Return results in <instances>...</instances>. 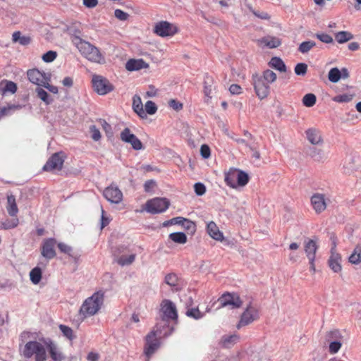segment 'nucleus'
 I'll list each match as a JSON object with an SVG mask.
<instances>
[{
    "label": "nucleus",
    "instance_id": "nucleus-1",
    "mask_svg": "<svg viewBox=\"0 0 361 361\" xmlns=\"http://www.w3.org/2000/svg\"><path fill=\"white\" fill-rule=\"evenodd\" d=\"M103 302V293H94L92 296L87 298L83 302L80 309V314L82 315L84 318L96 314L101 309Z\"/></svg>",
    "mask_w": 361,
    "mask_h": 361
},
{
    "label": "nucleus",
    "instance_id": "nucleus-2",
    "mask_svg": "<svg viewBox=\"0 0 361 361\" xmlns=\"http://www.w3.org/2000/svg\"><path fill=\"white\" fill-rule=\"evenodd\" d=\"M252 80L255 93L259 99L266 98L269 94L271 71L266 70L262 75H254Z\"/></svg>",
    "mask_w": 361,
    "mask_h": 361
},
{
    "label": "nucleus",
    "instance_id": "nucleus-3",
    "mask_svg": "<svg viewBox=\"0 0 361 361\" xmlns=\"http://www.w3.org/2000/svg\"><path fill=\"white\" fill-rule=\"evenodd\" d=\"M77 47L80 54L88 61L100 64L105 63V59L98 48L90 42L80 39Z\"/></svg>",
    "mask_w": 361,
    "mask_h": 361
},
{
    "label": "nucleus",
    "instance_id": "nucleus-4",
    "mask_svg": "<svg viewBox=\"0 0 361 361\" xmlns=\"http://www.w3.org/2000/svg\"><path fill=\"white\" fill-rule=\"evenodd\" d=\"M23 355L25 358L34 357L35 361H47L45 346L36 341H28L24 346Z\"/></svg>",
    "mask_w": 361,
    "mask_h": 361
},
{
    "label": "nucleus",
    "instance_id": "nucleus-5",
    "mask_svg": "<svg viewBox=\"0 0 361 361\" xmlns=\"http://www.w3.org/2000/svg\"><path fill=\"white\" fill-rule=\"evenodd\" d=\"M169 204L167 199L156 197L146 202L145 209L150 214L162 213L169 208Z\"/></svg>",
    "mask_w": 361,
    "mask_h": 361
},
{
    "label": "nucleus",
    "instance_id": "nucleus-6",
    "mask_svg": "<svg viewBox=\"0 0 361 361\" xmlns=\"http://www.w3.org/2000/svg\"><path fill=\"white\" fill-rule=\"evenodd\" d=\"M94 90L100 95H104L114 90L113 85L106 78L94 75L92 80Z\"/></svg>",
    "mask_w": 361,
    "mask_h": 361
},
{
    "label": "nucleus",
    "instance_id": "nucleus-7",
    "mask_svg": "<svg viewBox=\"0 0 361 361\" xmlns=\"http://www.w3.org/2000/svg\"><path fill=\"white\" fill-rule=\"evenodd\" d=\"M160 342L157 338L156 332L152 331L146 336V342L144 348V353L147 357V361H149L150 357L159 348Z\"/></svg>",
    "mask_w": 361,
    "mask_h": 361
},
{
    "label": "nucleus",
    "instance_id": "nucleus-8",
    "mask_svg": "<svg viewBox=\"0 0 361 361\" xmlns=\"http://www.w3.org/2000/svg\"><path fill=\"white\" fill-rule=\"evenodd\" d=\"M153 30L155 34L162 37L173 36L178 32L177 27L168 21L158 22Z\"/></svg>",
    "mask_w": 361,
    "mask_h": 361
},
{
    "label": "nucleus",
    "instance_id": "nucleus-9",
    "mask_svg": "<svg viewBox=\"0 0 361 361\" xmlns=\"http://www.w3.org/2000/svg\"><path fill=\"white\" fill-rule=\"evenodd\" d=\"M64 162V155L62 152L54 153L47 161L43 167L46 171L61 170Z\"/></svg>",
    "mask_w": 361,
    "mask_h": 361
},
{
    "label": "nucleus",
    "instance_id": "nucleus-10",
    "mask_svg": "<svg viewBox=\"0 0 361 361\" xmlns=\"http://www.w3.org/2000/svg\"><path fill=\"white\" fill-rule=\"evenodd\" d=\"M120 138L123 142L130 144L135 150H140L143 148L141 141L131 133L128 128L121 131Z\"/></svg>",
    "mask_w": 361,
    "mask_h": 361
},
{
    "label": "nucleus",
    "instance_id": "nucleus-11",
    "mask_svg": "<svg viewBox=\"0 0 361 361\" xmlns=\"http://www.w3.org/2000/svg\"><path fill=\"white\" fill-rule=\"evenodd\" d=\"M218 301L220 303V307L229 306L231 309H235L240 307L242 302L237 294L235 293H225Z\"/></svg>",
    "mask_w": 361,
    "mask_h": 361
},
{
    "label": "nucleus",
    "instance_id": "nucleus-12",
    "mask_svg": "<svg viewBox=\"0 0 361 361\" xmlns=\"http://www.w3.org/2000/svg\"><path fill=\"white\" fill-rule=\"evenodd\" d=\"M224 180H249L250 176L244 171L231 167L224 172Z\"/></svg>",
    "mask_w": 361,
    "mask_h": 361
},
{
    "label": "nucleus",
    "instance_id": "nucleus-13",
    "mask_svg": "<svg viewBox=\"0 0 361 361\" xmlns=\"http://www.w3.org/2000/svg\"><path fill=\"white\" fill-rule=\"evenodd\" d=\"M104 196L111 203L118 204L123 198V194L118 187L111 185L104 190Z\"/></svg>",
    "mask_w": 361,
    "mask_h": 361
},
{
    "label": "nucleus",
    "instance_id": "nucleus-14",
    "mask_svg": "<svg viewBox=\"0 0 361 361\" xmlns=\"http://www.w3.org/2000/svg\"><path fill=\"white\" fill-rule=\"evenodd\" d=\"M161 311L164 319H176L178 314L175 305L169 300H164L161 303Z\"/></svg>",
    "mask_w": 361,
    "mask_h": 361
},
{
    "label": "nucleus",
    "instance_id": "nucleus-15",
    "mask_svg": "<svg viewBox=\"0 0 361 361\" xmlns=\"http://www.w3.org/2000/svg\"><path fill=\"white\" fill-rule=\"evenodd\" d=\"M56 243L54 238H48L43 242L41 254L44 257L51 259L56 256V252L54 250Z\"/></svg>",
    "mask_w": 361,
    "mask_h": 361
},
{
    "label": "nucleus",
    "instance_id": "nucleus-16",
    "mask_svg": "<svg viewBox=\"0 0 361 361\" xmlns=\"http://www.w3.org/2000/svg\"><path fill=\"white\" fill-rule=\"evenodd\" d=\"M311 205L317 214H321L326 209L324 195L315 193L311 197Z\"/></svg>",
    "mask_w": 361,
    "mask_h": 361
},
{
    "label": "nucleus",
    "instance_id": "nucleus-17",
    "mask_svg": "<svg viewBox=\"0 0 361 361\" xmlns=\"http://www.w3.org/2000/svg\"><path fill=\"white\" fill-rule=\"evenodd\" d=\"M27 75L29 80L32 83L37 85L38 87H42L44 85V82L49 77L45 73H41L37 69L29 70Z\"/></svg>",
    "mask_w": 361,
    "mask_h": 361
},
{
    "label": "nucleus",
    "instance_id": "nucleus-18",
    "mask_svg": "<svg viewBox=\"0 0 361 361\" xmlns=\"http://www.w3.org/2000/svg\"><path fill=\"white\" fill-rule=\"evenodd\" d=\"M257 318V310L252 307H249L243 313L237 327L239 329L241 326H246V325L252 323Z\"/></svg>",
    "mask_w": 361,
    "mask_h": 361
},
{
    "label": "nucleus",
    "instance_id": "nucleus-19",
    "mask_svg": "<svg viewBox=\"0 0 361 361\" xmlns=\"http://www.w3.org/2000/svg\"><path fill=\"white\" fill-rule=\"evenodd\" d=\"M305 153L314 161L324 162L327 159V156L324 151L315 147H309L306 149Z\"/></svg>",
    "mask_w": 361,
    "mask_h": 361
},
{
    "label": "nucleus",
    "instance_id": "nucleus-20",
    "mask_svg": "<svg viewBox=\"0 0 361 361\" xmlns=\"http://www.w3.org/2000/svg\"><path fill=\"white\" fill-rule=\"evenodd\" d=\"M147 68H149V64L146 63L142 59H129L126 63V68L128 71H139Z\"/></svg>",
    "mask_w": 361,
    "mask_h": 361
},
{
    "label": "nucleus",
    "instance_id": "nucleus-21",
    "mask_svg": "<svg viewBox=\"0 0 361 361\" xmlns=\"http://www.w3.org/2000/svg\"><path fill=\"white\" fill-rule=\"evenodd\" d=\"M305 134L308 141L314 145H319L323 141L320 131L316 128L307 129Z\"/></svg>",
    "mask_w": 361,
    "mask_h": 361
},
{
    "label": "nucleus",
    "instance_id": "nucleus-22",
    "mask_svg": "<svg viewBox=\"0 0 361 361\" xmlns=\"http://www.w3.org/2000/svg\"><path fill=\"white\" fill-rule=\"evenodd\" d=\"M133 109L141 118L147 117L146 113L143 109V104L139 95L135 94L133 97Z\"/></svg>",
    "mask_w": 361,
    "mask_h": 361
},
{
    "label": "nucleus",
    "instance_id": "nucleus-23",
    "mask_svg": "<svg viewBox=\"0 0 361 361\" xmlns=\"http://www.w3.org/2000/svg\"><path fill=\"white\" fill-rule=\"evenodd\" d=\"M17 89V85L12 81L3 80L0 82V93L2 95L7 93L14 94Z\"/></svg>",
    "mask_w": 361,
    "mask_h": 361
},
{
    "label": "nucleus",
    "instance_id": "nucleus-24",
    "mask_svg": "<svg viewBox=\"0 0 361 361\" xmlns=\"http://www.w3.org/2000/svg\"><path fill=\"white\" fill-rule=\"evenodd\" d=\"M208 234L214 240L221 241L224 239L223 233L214 221H210L207 225Z\"/></svg>",
    "mask_w": 361,
    "mask_h": 361
},
{
    "label": "nucleus",
    "instance_id": "nucleus-25",
    "mask_svg": "<svg viewBox=\"0 0 361 361\" xmlns=\"http://www.w3.org/2000/svg\"><path fill=\"white\" fill-rule=\"evenodd\" d=\"M317 248V243L313 240H309L305 243V252L309 260H312V258H315Z\"/></svg>",
    "mask_w": 361,
    "mask_h": 361
},
{
    "label": "nucleus",
    "instance_id": "nucleus-26",
    "mask_svg": "<svg viewBox=\"0 0 361 361\" xmlns=\"http://www.w3.org/2000/svg\"><path fill=\"white\" fill-rule=\"evenodd\" d=\"M47 348L50 356L54 361H62L64 359V356L55 343L50 342Z\"/></svg>",
    "mask_w": 361,
    "mask_h": 361
},
{
    "label": "nucleus",
    "instance_id": "nucleus-27",
    "mask_svg": "<svg viewBox=\"0 0 361 361\" xmlns=\"http://www.w3.org/2000/svg\"><path fill=\"white\" fill-rule=\"evenodd\" d=\"M6 210L11 216H16L18 209L16 202V198L13 195H8Z\"/></svg>",
    "mask_w": 361,
    "mask_h": 361
},
{
    "label": "nucleus",
    "instance_id": "nucleus-28",
    "mask_svg": "<svg viewBox=\"0 0 361 361\" xmlns=\"http://www.w3.org/2000/svg\"><path fill=\"white\" fill-rule=\"evenodd\" d=\"M341 256L338 254L332 253L329 259V267L336 273L341 271Z\"/></svg>",
    "mask_w": 361,
    "mask_h": 361
},
{
    "label": "nucleus",
    "instance_id": "nucleus-29",
    "mask_svg": "<svg viewBox=\"0 0 361 361\" xmlns=\"http://www.w3.org/2000/svg\"><path fill=\"white\" fill-rule=\"evenodd\" d=\"M349 262L353 264L361 263V244L357 245L348 257Z\"/></svg>",
    "mask_w": 361,
    "mask_h": 361
},
{
    "label": "nucleus",
    "instance_id": "nucleus-30",
    "mask_svg": "<svg viewBox=\"0 0 361 361\" xmlns=\"http://www.w3.org/2000/svg\"><path fill=\"white\" fill-rule=\"evenodd\" d=\"M354 38V35L348 31H340L335 34V39L339 44H343Z\"/></svg>",
    "mask_w": 361,
    "mask_h": 361
},
{
    "label": "nucleus",
    "instance_id": "nucleus-31",
    "mask_svg": "<svg viewBox=\"0 0 361 361\" xmlns=\"http://www.w3.org/2000/svg\"><path fill=\"white\" fill-rule=\"evenodd\" d=\"M239 337L236 334L233 335H225L222 336L221 343V345L225 348H231L235 343L238 342Z\"/></svg>",
    "mask_w": 361,
    "mask_h": 361
},
{
    "label": "nucleus",
    "instance_id": "nucleus-32",
    "mask_svg": "<svg viewBox=\"0 0 361 361\" xmlns=\"http://www.w3.org/2000/svg\"><path fill=\"white\" fill-rule=\"evenodd\" d=\"M272 68L280 73H286L287 67L283 61L277 56H272Z\"/></svg>",
    "mask_w": 361,
    "mask_h": 361
},
{
    "label": "nucleus",
    "instance_id": "nucleus-33",
    "mask_svg": "<svg viewBox=\"0 0 361 361\" xmlns=\"http://www.w3.org/2000/svg\"><path fill=\"white\" fill-rule=\"evenodd\" d=\"M19 220L18 218H13L12 219H5L4 221H0V229L8 230L12 229L18 226Z\"/></svg>",
    "mask_w": 361,
    "mask_h": 361
},
{
    "label": "nucleus",
    "instance_id": "nucleus-34",
    "mask_svg": "<svg viewBox=\"0 0 361 361\" xmlns=\"http://www.w3.org/2000/svg\"><path fill=\"white\" fill-rule=\"evenodd\" d=\"M169 238L179 244H184L187 242V236L183 232L172 233L169 235Z\"/></svg>",
    "mask_w": 361,
    "mask_h": 361
},
{
    "label": "nucleus",
    "instance_id": "nucleus-35",
    "mask_svg": "<svg viewBox=\"0 0 361 361\" xmlns=\"http://www.w3.org/2000/svg\"><path fill=\"white\" fill-rule=\"evenodd\" d=\"M30 281L32 283L37 285L42 279V270L39 267H35L30 272Z\"/></svg>",
    "mask_w": 361,
    "mask_h": 361
},
{
    "label": "nucleus",
    "instance_id": "nucleus-36",
    "mask_svg": "<svg viewBox=\"0 0 361 361\" xmlns=\"http://www.w3.org/2000/svg\"><path fill=\"white\" fill-rule=\"evenodd\" d=\"M315 46L316 43L314 41H305L299 45L298 51L302 54H307Z\"/></svg>",
    "mask_w": 361,
    "mask_h": 361
},
{
    "label": "nucleus",
    "instance_id": "nucleus-37",
    "mask_svg": "<svg viewBox=\"0 0 361 361\" xmlns=\"http://www.w3.org/2000/svg\"><path fill=\"white\" fill-rule=\"evenodd\" d=\"M256 43L263 51H268V50L271 49V39L269 37L257 39Z\"/></svg>",
    "mask_w": 361,
    "mask_h": 361
},
{
    "label": "nucleus",
    "instance_id": "nucleus-38",
    "mask_svg": "<svg viewBox=\"0 0 361 361\" xmlns=\"http://www.w3.org/2000/svg\"><path fill=\"white\" fill-rule=\"evenodd\" d=\"M317 102L316 96L312 93L306 94L302 98V104L307 107L313 106Z\"/></svg>",
    "mask_w": 361,
    "mask_h": 361
},
{
    "label": "nucleus",
    "instance_id": "nucleus-39",
    "mask_svg": "<svg viewBox=\"0 0 361 361\" xmlns=\"http://www.w3.org/2000/svg\"><path fill=\"white\" fill-rule=\"evenodd\" d=\"M328 78L331 82H337L341 78V72L338 68H333L329 72Z\"/></svg>",
    "mask_w": 361,
    "mask_h": 361
},
{
    "label": "nucleus",
    "instance_id": "nucleus-40",
    "mask_svg": "<svg viewBox=\"0 0 361 361\" xmlns=\"http://www.w3.org/2000/svg\"><path fill=\"white\" fill-rule=\"evenodd\" d=\"M135 259V255L132 254L128 256L122 255L118 258L117 262L121 266H126L131 264Z\"/></svg>",
    "mask_w": 361,
    "mask_h": 361
},
{
    "label": "nucleus",
    "instance_id": "nucleus-41",
    "mask_svg": "<svg viewBox=\"0 0 361 361\" xmlns=\"http://www.w3.org/2000/svg\"><path fill=\"white\" fill-rule=\"evenodd\" d=\"M59 329L62 332L63 335L70 341H72L75 338L73 329L69 326L63 324H60Z\"/></svg>",
    "mask_w": 361,
    "mask_h": 361
},
{
    "label": "nucleus",
    "instance_id": "nucleus-42",
    "mask_svg": "<svg viewBox=\"0 0 361 361\" xmlns=\"http://www.w3.org/2000/svg\"><path fill=\"white\" fill-rule=\"evenodd\" d=\"M165 282L166 284L171 287H176V290H178V278L175 274H169L165 276Z\"/></svg>",
    "mask_w": 361,
    "mask_h": 361
},
{
    "label": "nucleus",
    "instance_id": "nucleus-43",
    "mask_svg": "<svg viewBox=\"0 0 361 361\" xmlns=\"http://www.w3.org/2000/svg\"><path fill=\"white\" fill-rule=\"evenodd\" d=\"M37 87L35 90V92L37 94V97L42 100L44 102H45L47 104H49L51 103V100L49 99V94L47 92L44 90L42 87Z\"/></svg>",
    "mask_w": 361,
    "mask_h": 361
},
{
    "label": "nucleus",
    "instance_id": "nucleus-44",
    "mask_svg": "<svg viewBox=\"0 0 361 361\" xmlns=\"http://www.w3.org/2000/svg\"><path fill=\"white\" fill-rule=\"evenodd\" d=\"M314 37L317 38L321 42L325 44H331L333 43L334 39L331 35L324 32H317L314 35Z\"/></svg>",
    "mask_w": 361,
    "mask_h": 361
},
{
    "label": "nucleus",
    "instance_id": "nucleus-45",
    "mask_svg": "<svg viewBox=\"0 0 361 361\" xmlns=\"http://www.w3.org/2000/svg\"><path fill=\"white\" fill-rule=\"evenodd\" d=\"M294 71L297 75L304 76L307 71V65L305 63H298L295 66Z\"/></svg>",
    "mask_w": 361,
    "mask_h": 361
},
{
    "label": "nucleus",
    "instance_id": "nucleus-46",
    "mask_svg": "<svg viewBox=\"0 0 361 361\" xmlns=\"http://www.w3.org/2000/svg\"><path fill=\"white\" fill-rule=\"evenodd\" d=\"M145 111L146 114H148L149 115H153L157 111V105L155 104V103L154 102H152L151 100H149L145 103Z\"/></svg>",
    "mask_w": 361,
    "mask_h": 361
},
{
    "label": "nucleus",
    "instance_id": "nucleus-47",
    "mask_svg": "<svg viewBox=\"0 0 361 361\" xmlns=\"http://www.w3.org/2000/svg\"><path fill=\"white\" fill-rule=\"evenodd\" d=\"M225 183L230 188L240 191L245 188L247 182H225Z\"/></svg>",
    "mask_w": 361,
    "mask_h": 361
},
{
    "label": "nucleus",
    "instance_id": "nucleus-48",
    "mask_svg": "<svg viewBox=\"0 0 361 361\" xmlns=\"http://www.w3.org/2000/svg\"><path fill=\"white\" fill-rule=\"evenodd\" d=\"M353 95L348 94H343L336 96L334 101L339 103H347L352 100Z\"/></svg>",
    "mask_w": 361,
    "mask_h": 361
},
{
    "label": "nucleus",
    "instance_id": "nucleus-49",
    "mask_svg": "<svg viewBox=\"0 0 361 361\" xmlns=\"http://www.w3.org/2000/svg\"><path fill=\"white\" fill-rule=\"evenodd\" d=\"M90 133L93 140L99 141L101 139V133L94 125L90 126Z\"/></svg>",
    "mask_w": 361,
    "mask_h": 361
},
{
    "label": "nucleus",
    "instance_id": "nucleus-50",
    "mask_svg": "<svg viewBox=\"0 0 361 361\" xmlns=\"http://www.w3.org/2000/svg\"><path fill=\"white\" fill-rule=\"evenodd\" d=\"M187 316L199 319L203 317V314L197 308H192L186 312Z\"/></svg>",
    "mask_w": 361,
    "mask_h": 361
},
{
    "label": "nucleus",
    "instance_id": "nucleus-51",
    "mask_svg": "<svg viewBox=\"0 0 361 361\" xmlns=\"http://www.w3.org/2000/svg\"><path fill=\"white\" fill-rule=\"evenodd\" d=\"M180 225L183 226L186 230L190 231L191 232H194L195 231L196 226L195 223L185 218H183V221H182Z\"/></svg>",
    "mask_w": 361,
    "mask_h": 361
},
{
    "label": "nucleus",
    "instance_id": "nucleus-52",
    "mask_svg": "<svg viewBox=\"0 0 361 361\" xmlns=\"http://www.w3.org/2000/svg\"><path fill=\"white\" fill-rule=\"evenodd\" d=\"M182 221H183V217L178 216V217L172 218L171 219L165 221L164 222H163L162 226L164 227H168L171 225H176V224L180 225V223L182 222Z\"/></svg>",
    "mask_w": 361,
    "mask_h": 361
},
{
    "label": "nucleus",
    "instance_id": "nucleus-53",
    "mask_svg": "<svg viewBox=\"0 0 361 361\" xmlns=\"http://www.w3.org/2000/svg\"><path fill=\"white\" fill-rule=\"evenodd\" d=\"M19 108H20V106H16V105H10L8 106H4V107L1 108L0 109V119L2 117L8 115L11 110L17 109Z\"/></svg>",
    "mask_w": 361,
    "mask_h": 361
},
{
    "label": "nucleus",
    "instance_id": "nucleus-54",
    "mask_svg": "<svg viewBox=\"0 0 361 361\" xmlns=\"http://www.w3.org/2000/svg\"><path fill=\"white\" fill-rule=\"evenodd\" d=\"M57 56V54L54 51H49L42 56L44 61L49 63L52 62Z\"/></svg>",
    "mask_w": 361,
    "mask_h": 361
},
{
    "label": "nucleus",
    "instance_id": "nucleus-55",
    "mask_svg": "<svg viewBox=\"0 0 361 361\" xmlns=\"http://www.w3.org/2000/svg\"><path fill=\"white\" fill-rule=\"evenodd\" d=\"M212 79L208 77L207 78V80L204 81V93L205 96L208 97H211L210 94L212 93Z\"/></svg>",
    "mask_w": 361,
    "mask_h": 361
},
{
    "label": "nucleus",
    "instance_id": "nucleus-56",
    "mask_svg": "<svg viewBox=\"0 0 361 361\" xmlns=\"http://www.w3.org/2000/svg\"><path fill=\"white\" fill-rule=\"evenodd\" d=\"M195 192L197 195H202L206 192L205 185L201 182H196L194 185Z\"/></svg>",
    "mask_w": 361,
    "mask_h": 361
},
{
    "label": "nucleus",
    "instance_id": "nucleus-57",
    "mask_svg": "<svg viewBox=\"0 0 361 361\" xmlns=\"http://www.w3.org/2000/svg\"><path fill=\"white\" fill-rule=\"evenodd\" d=\"M169 105L171 108L176 111H179L183 109V104L176 99H171L169 101Z\"/></svg>",
    "mask_w": 361,
    "mask_h": 361
},
{
    "label": "nucleus",
    "instance_id": "nucleus-58",
    "mask_svg": "<svg viewBox=\"0 0 361 361\" xmlns=\"http://www.w3.org/2000/svg\"><path fill=\"white\" fill-rule=\"evenodd\" d=\"M58 247L61 252L67 254L70 256L72 255L71 252L73 251V249L71 246H69L63 243H59L58 244Z\"/></svg>",
    "mask_w": 361,
    "mask_h": 361
},
{
    "label": "nucleus",
    "instance_id": "nucleus-59",
    "mask_svg": "<svg viewBox=\"0 0 361 361\" xmlns=\"http://www.w3.org/2000/svg\"><path fill=\"white\" fill-rule=\"evenodd\" d=\"M200 154L204 159H208L211 155L210 148L207 145H202L200 147Z\"/></svg>",
    "mask_w": 361,
    "mask_h": 361
},
{
    "label": "nucleus",
    "instance_id": "nucleus-60",
    "mask_svg": "<svg viewBox=\"0 0 361 361\" xmlns=\"http://www.w3.org/2000/svg\"><path fill=\"white\" fill-rule=\"evenodd\" d=\"M341 348V343L340 341H334L329 344V352L331 354L336 353Z\"/></svg>",
    "mask_w": 361,
    "mask_h": 361
},
{
    "label": "nucleus",
    "instance_id": "nucleus-61",
    "mask_svg": "<svg viewBox=\"0 0 361 361\" xmlns=\"http://www.w3.org/2000/svg\"><path fill=\"white\" fill-rule=\"evenodd\" d=\"M114 15L116 18H118L121 20H126L128 19V18L129 17L128 13H127L120 9L115 10Z\"/></svg>",
    "mask_w": 361,
    "mask_h": 361
},
{
    "label": "nucleus",
    "instance_id": "nucleus-62",
    "mask_svg": "<svg viewBox=\"0 0 361 361\" xmlns=\"http://www.w3.org/2000/svg\"><path fill=\"white\" fill-rule=\"evenodd\" d=\"M102 216H101V228L102 229L106 226H107L110 222V219L106 216L105 212L103 209L102 207H101Z\"/></svg>",
    "mask_w": 361,
    "mask_h": 361
},
{
    "label": "nucleus",
    "instance_id": "nucleus-63",
    "mask_svg": "<svg viewBox=\"0 0 361 361\" xmlns=\"http://www.w3.org/2000/svg\"><path fill=\"white\" fill-rule=\"evenodd\" d=\"M353 159L352 157H350L349 159H347L345 161V164L343 165V169L344 173H350L352 170L353 166H352Z\"/></svg>",
    "mask_w": 361,
    "mask_h": 361
},
{
    "label": "nucleus",
    "instance_id": "nucleus-64",
    "mask_svg": "<svg viewBox=\"0 0 361 361\" xmlns=\"http://www.w3.org/2000/svg\"><path fill=\"white\" fill-rule=\"evenodd\" d=\"M49 80H50V77L49 76L47 80L44 82V85H43L42 87H44L49 92H52L54 94L58 93V88H57V87L49 85Z\"/></svg>",
    "mask_w": 361,
    "mask_h": 361
}]
</instances>
